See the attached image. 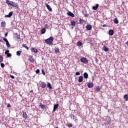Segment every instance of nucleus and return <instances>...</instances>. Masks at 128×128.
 Wrapping results in <instances>:
<instances>
[{"mask_svg": "<svg viewBox=\"0 0 128 128\" xmlns=\"http://www.w3.org/2000/svg\"><path fill=\"white\" fill-rule=\"evenodd\" d=\"M47 86L48 88H49L50 90H52V84H50V83L48 82L47 84Z\"/></svg>", "mask_w": 128, "mask_h": 128, "instance_id": "25", "label": "nucleus"}, {"mask_svg": "<svg viewBox=\"0 0 128 128\" xmlns=\"http://www.w3.org/2000/svg\"><path fill=\"white\" fill-rule=\"evenodd\" d=\"M22 116L24 118H25L26 120V118H28V114H26V112H24V111H22Z\"/></svg>", "mask_w": 128, "mask_h": 128, "instance_id": "10", "label": "nucleus"}, {"mask_svg": "<svg viewBox=\"0 0 128 128\" xmlns=\"http://www.w3.org/2000/svg\"><path fill=\"white\" fill-rule=\"evenodd\" d=\"M70 24L72 26H76V22L75 20H71Z\"/></svg>", "mask_w": 128, "mask_h": 128, "instance_id": "17", "label": "nucleus"}, {"mask_svg": "<svg viewBox=\"0 0 128 128\" xmlns=\"http://www.w3.org/2000/svg\"><path fill=\"white\" fill-rule=\"evenodd\" d=\"M84 16H85L86 18L87 16H88V14H84Z\"/></svg>", "mask_w": 128, "mask_h": 128, "instance_id": "46", "label": "nucleus"}, {"mask_svg": "<svg viewBox=\"0 0 128 128\" xmlns=\"http://www.w3.org/2000/svg\"><path fill=\"white\" fill-rule=\"evenodd\" d=\"M45 6H46V8H47L49 12H52V8L50 7V6L48 4L46 3Z\"/></svg>", "mask_w": 128, "mask_h": 128, "instance_id": "6", "label": "nucleus"}, {"mask_svg": "<svg viewBox=\"0 0 128 128\" xmlns=\"http://www.w3.org/2000/svg\"><path fill=\"white\" fill-rule=\"evenodd\" d=\"M31 50L32 52H34L35 54L38 52V50L36 48H32Z\"/></svg>", "mask_w": 128, "mask_h": 128, "instance_id": "15", "label": "nucleus"}, {"mask_svg": "<svg viewBox=\"0 0 128 128\" xmlns=\"http://www.w3.org/2000/svg\"><path fill=\"white\" fill-rule=\"evenodd\" d=\"M1 68H4V63L0 64Z\"/></svg>", "mask_w": 128, "mask_h": 128, "instance_id": "42", "label": "nucleus"}, {"mask_svg": "<svg viewBox=\"0 0 128 128\" xmlns=\"http://www.w3.org/2000/svg\"><path fill=\"white\" fill-rule=\"evenodd\" d=\"M98 6H100L98 4H96V6H92V10H96L98 8Z\"/></svg>", "mask_w": 128, "mask_h": 128, "instance_id": "16", "label": "nucleus"}, {"mask_svg": "<svg viewBox=\"0 0 128 128\" xmlns=\"http://www.w3.org/2000/svg\"><path fill=\"white\" fill-rule=\"evenodd\" d=\"M124 98H125V100L126 101H128V94H126L124 96Z\"/></svg>", "mask_w": 128, "mask_h": 128, "instance_id": "29", "label": "nucleus"}, {"mask_svg": "<svg viewBox=\"0 0 128 128\" xmlns=\"http://www.w3.org/2000/svg\"><path fill=\"white\" fill-rule=\"evenodd\" d=\"M95 62H96V63L98 62V59L97 58H96V59H95Z\"/></svg>", "mask_w": 128, "mask_h": 128, "instance_id": "44", "label": "nucleus"}, {"mask_svg": "<svg viewBox=\"0 0 128 128\" xmlns=\"http://www.w3.org/2000/svg\"><path fill=\"white\" fill-rule=\"evenodd\" d=\"M102 50H104V52H108L109 50H108V47H106V46H104L103 48H102Z\"/></svg>", "mask_w": 128, "mask_h": 128, "instance_id": "22", "label": "nucleus"}, {"mask_svg": "<svg viewBox=\"0 0 128 128\" xmlns=\"http://www.w3.org/2000/svg\"><path fill=\"white\" fill-rule=\"evenodd\" d=\"M79 22H80V24H82L84 22V20L80 18V20H79Z\"/></svg>", "mask_w": 128, "mask_h": 128, "instance_id": "33", "label": "nucleus"}, {"mask_svg": "<svg viewBox=\"0 0 128 128\" xmlns=\"http://www.w3.org/2000/svg\"><path fill=\"white\" fill-rule=\"evenodd\" d=\"M10 54V50H6V52H5V54Z\"/></svg>", "mask_w": 128, "mask_h": 128, "instance_id": "36", "label": "nucleus"}, {"mask_svg": "<svg viewBox=\"0 0 128 128\" xmlns=\"http://www.w3.org/2000/svg\"><path fill=\"white\" fill-rule=\"evenodd\" d=\"M67 14L69 16H71L72 18H74V13L70 11H68L67 12Z\"/></svg>", "mask_w": 128, "mask_h": 128, "instance_id": "7", "label": "nucleus"}, {"mask_svg": "<svg viewBox=\"0 0 128 128\" xmlns=\"http://www.w3.org/2000/svg\"><path fill=\"white\" fill-rule=\"evenodd\" d=\"M70 118H72L75 122H78V117L74 116L73 114L70 115Z\"/></svg>", "mask_w": 128, "mask_h": 128, "instance_id": "5", "label": "nucleus"}, {"mask_svg": "<svg viewBox=\"0 0 128 128\" xmlns=\"http://www.w3.org/2000/svg\"><path fill=\"white\" fill-rule=\"evenodd\" d=\"M2 26L3 28H6V22L3 21L1 22Z\"/></svg>", "mask_w": 128, "mask_h": 128, "instance_id": "23", "label": "nucleus"}, {"mask_svg": "<svg viewBox=\"0 0 128 128\" xmlns=\"http://www.w3.org/2000/svg\"><path fill=\"white\" fill-rule=\"evenodd\" d=\"M46 44L50 46V44H52V42H54V38L52 36H50L48 39L44 40Z\"/></svg>", "mask_w": 128, "mask_h": 128, "instance_id": "2", "label": "nucleus"}, {"mask_svg": "<svg viewBox=\"0 0 128 128\" xmlns=\"http://www.w3.org/2000/svg\"><path fill=\"white\" fill-rule=\"evenodd\" d=\"M54 50V52L56 54L60 52V48H58V47H55Z\"/></svg>", "mask_w": 128, "mask_h": 128, "instance_id": "24", "label": "nucleus"}, {"mask_svg": "<svg viewBox=\"0 0 128 128\" xmlns=\"http://www.w3.org/2000/svg\"><path fill=\"white\" fill-rule=\"evenodd\" d=\"M34 92V90H31L30 91V92Z\"/></svg>", "mask_w": 128, "mask_h": 128, "instance_id": "50", "label": "nucleus"}, {"mask_svg": "<svg viewBox=\"0 0 128 128\" xmlns=\"http://www.w3.org/2000/svg\"><path fill=\"white\" fill-rule=\"evenodd\" d=\"M108 26L106 25V24H104L103 26H103V28H106V26Z\"/></svg>", "mask_w": 128, "mask_h": 128, "instance_id": "49", "label": "nucleus"}, {"mask_svg": "<svg viewBox=\"0 0 128 128\" xmlns=\"http://www.w3.org/2000/svg\"><path fill=\"white\" fill-rule=\"evenodd\" d=\"M0 42H2V40H0Z\"/></svg>", "mask_w": 128, "mask_h": 128, "instance_id": "52", "label": "nucleus"}, {"mask_svg": "<svg viewBox=\"0 0 128 128\" xmlns=\"http://www.w3.org/2000/svg\"><path fill=\"white\" fill-rule=\"evenodd\" d=\"M8 32H6V33L5 34L4 36H8Z\"/></svg>", "mask_w": 128, "mask_h": 128, "instance_id": "47", "label": "nucleus"}, {"mask_svg": "<svg viewBox=\"0 0 128 128\" xmlns=\"http://www.w3.org/2000/svg\"><path fill=\"white\" fill-rule=\"evenodd\" d=\"M28 60H30V62H34V58L32 56H30L28 58Z\"/></svg>", "mask_w": 128, "mask_h": 128, "instance_id": "20", "label": "nucleus"}, {"mask_svg": "<svg viewBox=\"0 0 128 128\" xmlns=\"http://www.w3.org/2000/svg\"><path fill=\"white\" fill-rule=\"evenodd\" d=\"M87 86H88V87L89 88H92L94 86V83L92 82H88V84H87Z\"/></svg>", "mask_w": 128, "mask_h": 128, "instance_id": "11", "label": "nucleus"}, {"mask_svg": "<svg viewBox=\"0 0 128 128\" xmlns=\"http://www.w3.org/2000/svg\"><path fill=\"white\" fill-rule=\"evenodd\" d=\"M44 28H48V24H46L45 26H44Z\"/></svg>", "mask_w": 128, "mask_h": 128, "instance_id": "41", "label": "nucleus"}, {"mask_svg": "<svg viewBox=\"0 0 128 128\" xmlns=\"http://www.w3.org/2000/svg\"><path fill=\"white\" fill-rule=\"evenodd\" d=\"M40 106L42 108V110H46V105L42 104V103L40 102Z\"/></svg>", "mask_w": 128, "mask_h": 128, "instance_id": "9", "label": "nucleus"}, {"mask_svg": "<svg viewBox=\"0 0 128 128\" xmlns=\"http://www.w3.org/2000/svg\"><path fill=\"white\" fill-rule=\"evenodd\" d=\"M124 4V2H122V4Z\"/></svg>", "mask_w": 128, "mask_h": 128, "instance_id": "51", "label": "nucleus"}, {"mask_svg": "<svg viewBox=\"0 0 128 128\" xmlns=\"http://www.w3.org/2000/svg\"><path fill=\"white\" fill-rule=\"evenodd\" d=\"M84 80V77L82 76H80L78 77V82H82Z\"/></svg>", "mask_w": 128, "mask_h": 128, "instance_id": "19", "label": "nucleus"}, {"mask_svg": "<svg viewBox=\"0 0 128 128\" xmlns=\"http://www.w3.org/2000/svg\"><path fill=\"white\" fill-rule=\"evenodd\" d=\"M80 72H76V76H80Z\"/></svg>", "mask_w": 128, "mask_h": 128, "instance_id": "43", "label": "nucleus"}, {"mask_svg": "<svg viewBox=\"0 0 128 128\" xmlns=\"http://www.w3.org/2000/svg\"><path fill=\"white\" fill-rule=\"evenodd\" d=\"M40 86L42 88H46V82H41Z\"/></svg>", "mask_w": 128, "mask_h": 128, "instance_id": "12", "label": "nucleus"}, {"mask_svg": "<svg viewBox=\"0 0 128 128\" xmlns=\"http://www.w3.org/2000/svg\"><path fill=\"white\" fill-rule=\"evenodd\" d=\"M59 104H54V110L53 112H56V110H58V108Z\"/></svg>", "mask_w": 128, "mask_h": 128, "instance_id": "14", "label": "nucleus"}, {"mask_svg": "<svg viewBox=\"0 0 128 128\" xmlns=\"http://www.w3.org/2000/svg\"><path fill=\"white\" fill-rule=\"evenodd\" d=\"M67 126H68V128H72V124L70 123H68Z\"/></svg>", "mask_w": 128, "mask_h": 128, "instance_id": "32", "label": "nucleus"}, {"mask_svg": "<svg viewBox=\"0 0 128 128\" xmlns=\"http://www.w3.org/2000/svg\"><path fill=\"white\" fill-rule=\"evenodd\" d=\"M55 128H58V127H56Z\"/></svg>", "mask_w": 128, "mask_h": 128, "instance_id": "53", "label": "nucleus"}, {"mask_svg": "<svg viewBox=\"0 0 128 128\" xmlns=\"http://www.w3.org/2000/svg\"><path fill=\"white\" fill-rule=\"evenodd\" d=\"M96 92H98L100 90V87H98L96 89Z\"/></svg>", "mask_w": 128, "mask_h": 128, "instance_id": "35", "label": "nucleus"}, {"mask_svg": "<svg viewBox=\"0 0 128 128\" xmlns=\"http://www.w3.org/2000/svg\"><path fill=\"white\" fill-rule=\"evenodd\" d=\"M4 62V58L0 55V62Z\"/></svg>", "mask_w": 128, "mask_h": 128, "instance_id": "34", "label": "nucleus"}, {"mask_svg": "<svg viewBox=\"0 0 128 128\" xmlns=\"http://www.w3.org/2000/svg\"><path fill=\"white\" fill-rule=\"evenodd\" d=\"M114 31L112 30H110L108 32V34L110 36H114Z\"/></svg>", "mask_w": 128, "mask_h": 128, "instance_id": "18", "label": "nucleus"}, {"mask_svg": "<svg viewBox=\"0 0 128 128\" xmlns=\"http://www.w3.org/2000/svg\"><path fill=\"white\" fill-rule=\"evenodd\" d=\"M80 60L81 62H83V64H88V58H84V57H82L80 59Z\"/></svg>", "mask_w": 128, "mask_h": 128, "instance_id": "3", "label": "nucleus"}, {"mask_svg": "<svg viewBox=\"0 0 128 128\" xmlns=\"http://www.w3.org/2000/svg\"><path fill=\"white\" fill-rule=\"evenodd\" d=\"M40 70L39 69H38V70H36V74H40Z\"/></svg>", "mask_w": 128, "mask_h": 128, "instance_id": "39", "label": "nucleus"}, {"mask_svg": "<svg viewBox=\"0 0 128 128\" xmlns=\"http://www.w3.org/2000/svg\"><path fill=\"white\" fill-rule=\"evenodd\" d=\"M84 78H88V74L86 72H84Z\"/></svg>", "mask_w": 128, "mask_h": 128, "instance_id": "26", "label": "nucleus"}, {"mask_svg": "<svg viewBox=\"0 0 128 128\" xmlns=\"http://www.w3.org/2000/svg\"><path fill=\"white\" fill-rule=\"evenodd\" d=\"M10 78H14V76H12V75H10Z\"/></svg>", "mask_w": 128, "mask_h": 128, "instance_id": "45", "label": "nucleus"}, {"mask_svg": "<svg viewBox=\"0 0 128 128\" xmlns=\"http://www.w3.org/2000/svg\"><path fill=\"white\" fill-rule=\"evenodd\" d=\"M77 46H82V43L80 42H78V43H77Z\"/></svg>", "mask_w": 128, "mask_h": 128, "instance_id": "31", "label": "nucleus"}, {"mask_svg": "<svg viewBox=\"0 0 128 128\" xmlns=\"http://www.w3.org/2000/svg\"><path fill=\"white\" fill-rule=\"evenodd\" d=\"M7 108H10V104H8L7 105Z\"/></svg>", "mask_w": 128, "mask_h": 128, "instance_id": "48", "label": "nucleus"}, {"mask_svg": "<svg viewBox=\"0 0 128 128\" xmlns=\"http://www.w3.org/2000/svg\"><path fill=\"white\" fill-rule=\"evenodd\" d=\"M3 40L6 42L7 48H10V42H8V40L6 38H4Z\"/></svg>", "mask_w": 128, "mask_h": 128, "instance_id": "4", "label": "nucleus"}, {"mask_svg": "<svg viewBox=\"0 0 128 128\" xmlns=\"http://www.w3.org/2000/svg\"><path fill=\"white\" fill-rule=\"evenodd\" d=\"M22 46L23 48H26V49L27 50H28L29 48H28V46H26V44H22Z\"/></svg>", "mask_w": 128, "mask_h": 128, "instance_id": "27", "label": "nucleus"}, {"mask_svg": "<svg viewBox=\"0 0 128 128\" xmlns=\"http://www.w3.org/2000/svg\"><path fill=\"white\" fill-rule=\"evenodd\" d=\"M22 52L20 50H18L17 51L16 54V56H20V54H22Z\"/></svg>", "mask_w": 128, "mask_h": 128, "instance_id": "28", "label": "nucleus"}, {"mask_svg": "<svg viewBox=\"0 0 128 128\" xmlns=\"http://www.w3.org/2000/svg\"><path fill=\"white\" fill-rule=\"evenodd\" d=\"M12 56V54L9 53L8 54H7V58H11Z\"/></svg>", "mask_w": 128, "mask_h": 128, "instance_id": "38", "label": "nucleus"}, {"mask_svg": "<svg viewBox=\"0 0 128 128\" xmlns=\"http://www.w3.org/2000/svg\"><path fill=\"white\" fill-rule=\"evenodd\" d=\"M6 4H8V6H13L14 8H18V4L16 2H14L12 1H10V0H6Z\"/></svg>", "mask_w": 128, "mask_h": 128, "instance_id": "1", "label": "nucleus"}, {"mask_svg": "<svg viewBox=\"0 0 128 128\" xmlns=\"http://www.w3.org/2000/svg\"><path fill=\"white\" fill-rule=\"evenodd\" d=\"M42 74L44 76H46V72H44V70H42Z\"/></svg>", "mask_w": 128, "mask_h": 128, "instance_id": "37", "label": "nucleus"}, {"mask_svg": "<svg viewBox=\"0 0 128 128\" xmlns=\"http://www.w3.org/2000/svg\"><path fill=\"white\" fill-rule=\"evenodd\" d=\"M114 24H118V18H116L115 19H114Z\"/></svg>", "mask_w": 128, "mask_h": 128, "instance_id": "30", "label": "nucleus"}, {"mask_svg": "<svg viewBox=\"0 0 128 128\" xmlns=\"http://www.w3.org/2000/svg\"><path fill=\"white\" fill-rule=\"evenodd\" d=\"M46 28H42L41 30V34H46Z\"/></svg>", "mask_w": 128, "mask_h": 128, "instance_id": "21", "label": "nucleus"}, {"mask_svg": "<svg viewBox=\"0 0 128 128\" xmlns=\"http://www.w3.org/2000/svg\"><path fill=\"white\" fill-rule=\"evenodd\" d=\"M16 40H20V35L17 36Z\"/></svg>", "mask_w": 128, "mask_h": 128, "instance_id": "40", "label": "nucleus"}, {"mask_svg": "<svg viewBox=\"0 0 128 128\" xmlns=\"http://www.w3.org/2000/svg\"><path fill=\"white\" fill-rule=\"evenodd\" d=\"M14 14V12H10L8 15H5V18H10Z\"/></svg>", "mask_w": 128, "mask_h": 128, "instance_id": "8", "label": "nucleus"}, {"mask_svg": "<svg viewBox=\"0 0 128 128\" xmlns=\"http://www.w3.org/2000/svg\"><path fill=\"white\" fill-rule=\"evenodd\" d=\"M86 28L87 30H90L92 28V25H86Z\"/></svg>", "mask_w": 128, "mask_h": 128, "instance_id": "13", "label": "nucleus"}]
</instances>
